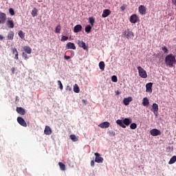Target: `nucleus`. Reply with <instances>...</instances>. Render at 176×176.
Wrapping results in <instances>:
<instances>
[{"label":"nucleus","instance_id":"f257e3e1","mask_svg":"<svg viewBox=\"0 0 176 176\" xmlns=\"http://www.w3.org/2000/svg\"><path fill=\"white\" fill-rule=\"evenodd\" d=\"M165 64L166 67H168L169 68H173V67H175V64H176L175 56H174V54H173L167 55L165 57Z\"/></svg>","mask_w":176,"mask_h":176},{"label":"nucleus","instance_id":"f03ea898","mask_svg":"<svg viewBox=\"0 0 176 176\" xmlns=\"http://www.w3.org/2000/svg\"><path fill=\"white\" fill-rule=\"evenodd\" d=\"M133 120L130 118H124L123 120H117L116 123L120 126V127H122V129H126V126H130V124L132 123Z\"/></svg>","mask_w":176,"mask_h":176},{"label":"nucleus","instance_id":"7ed1b4c3","mask_svg":"<svg viewBox=\"0 0 176 176\" xmlns=\"http://www.w3.org/2000/svg\"><path fill=\"white\" fill-rule=\"evenodd\" d=\"M138 70L139 72V76L140 78H143L144 79H146V78H148V74H146V71L141 66L138 67Z\"/></svg>","mask_w":176,"mask_h":176},{"label":"nucleus","instance_id":"20e7f679","mask_svg":"<svg viewBox=\"0 0 176 176\" xmlns=\"http://www.w3.org/2000/svg\"><path fill=\"white\" fill-rule=\"evenodd\" d=\"M123 35L126 39H131V38H134V33L130 30V29H126L123 32Z\"/></svg>","mask_w":176,"mask_h":176},{"label":"nucleus","instance_id":"39448f33","mask_svg":"<svg viewBox=\"0 0 176 176\" xmlns=\"http://www.w3.org/2000/svg\"><path fill=\"white\" fill-rule=\"evenodd\" d=\"M6 21V25L8 28H14V21L12 18L9 17L8 18Z\"/></svg>","mask_w":176,"mask_h":176},{"label":"nucleus","instance_id":"423d86ee","mask_svg":"<svg viewBox=\"0 0 176 176\" xmlns=\"http://www.w3.org/2000/svg\"><path fill=\"white\" fill-rule=\"evenodd\" d=\"M150 133L151 135H153V137H157V135H162V131L157 129H153L150 131Z\"/></svg>","mask_w":176,"mask_h":176},{"label":"nucleus","instance_id":"0eeeda50","mask_svg":"<svg viewBox=\"0 0 176 176\" xmlns=\"http://www.w3.org/2000/svg\"><path fill=\"white\" fill-rule=\"evenodd\" d=\"M96 158H95V162L96 163H103L104 162V158L101 157V154L98 153H94Z\"/></svg>","mask_w":176,"mask_h":176},{"label":"nucleus","instance_id":"6e6552de","mask_svg":"<svg viewBox=\"0 0 176 176\" xmlns=\"http://www.w3.org/2000/svg\"><path fill=\"white\" fill-rule=\"evenodd\" d=\"M8 19L5 12H0V24H5Z\"/></svg>","mask_w":176,"mask_h":176},{"label":"nucleus","instance_id":"1a4fd4ad","mask_svg":"<svg viewBox=\"0 0 176 176\" xmlns=\"http://www.w3.org/2000/svg\"><path fill=\"white\" fill-rule=\"evenodd\" d=\"M16 120L21 126H23V127H27V122H25V120H24V118L21 117H18Z\"/></svg>","mask_w":176,"mask_h":176},{"label":"nucleus","instance_id":"9d476101","mask_svg":"<svg viewBox=\"0 0 176 176\" xmlns=\"http://www.w3.org/2000/svg\"><path fill=\"white\" fill-rule=\"evenodd\" d=\"M130 23H131L132 24H135V23H137V21H138V16H137V14H132L130 16V19H129Z\"/></svg>","mask_w":176,"mask_h":176},{"label":"nucleus","instance_id":"9b49d317","mask_svg":"<svg viewBox=\"0 0 176 176\" xmlns=\"http://www.w3.org/2000/svg\"><path fill=\"white\" fill-rule=\"evenodd\" d=\"M140 14H146V8L144 6H140L138 8Z\"/></svg>","mask_w":176,"mask_h":176},{"label":"nucleus","instance_id":"f8f14e48","mask_svg":"<svg viewBox=\"0 0 176 176\" xmlns=\"http://www.w3.org/2000/svg\"><path fill=\"white\" fill-rule=\"evenodd\" d=\"M111 126V123L109 122H103L98 125L100 129H108Z\"/></svg>","mask_w":176,"mask_h":176},{"label":"nucleus","instance_id":"ddd939ff","mask_svg":"<svg viewBox=\"0 0 176 176\" xmlns=\"http://www.w3.org/2000/svg\"><path fill=\"white\" fill-rule=\"evenodd\" d=\"M152 112L156 115L159 111V105L156 103H153L151 109Z\"/></svg>","mask_w":176,"mask_h":176},{"label":"nucleus","instance_id":"4468645a","mask_svg":"<svg viewBox=\"0 0 176 176\" xmlns=\"http://www.w3.org/2000/svg\"><path fill=\"white\" fill-rule=\"evenodd\" d=\"M66 48L72 49L73 50H76V47L75 46V44L71 42L67 43Z\"/></svg>","mask_w":176,"mask_h":176},{"label":"nucleus","instance_id":"2eb2a0df","mask_svg":"<svg viewBox=\"0 0 176 176\" xmlns=\"http://www.w3.org/2000/svg\"><path fill=\"white\" fill-rule=\"evenodd\" d=\"M131 101H133L132 97L125 98L123 100V104H124L126 106H127L130 104V102H131Z\"/></svg>","mask_w":176,"mask_h":176},{"label":"nucleus","instance_id":"dca6fc26","mask_svg":"<svg viewBox=\"0 0 176 176\" xmlns=\"http://www.w3.org/2000/svg\"><path fill=\"white\" fill-rule=\"evenodd\" d=\"M109 14H111V10L105 9V10H103L102 17L105 19V17H108V16H109Z\"/></svg>","mask_w":176,"mask_h":176},{"label":"nucleus","instance_id":"f3484780","mask_svg":"<svg viewBox=\"0 0 176 176\" xmlns=\"http://www.w3.org/2000/svg\"><path fill=\"white\" fill-rule=\"evenodd\" d=\"M44 134L46 135H50V134H52V128H50L49 126H45Z\"/></svg>","mask_w":176,"mask_h":176},{"label":"nucleus","instance_id":"a211bd4d","mask_svg":"<svg viewBox=\"0 0 176 176\" xmlns=\"http://www.w3.org/2000/svg\"><path fill=\"white\" fill-rule=\"evenodd\" d=\"M78 45L79 47H82L84 50H87V47L86 46V43H85V42H83L82 41H78Z\"/></svg>","mask_w":176,"mask_h":176},{"label":"nucleus","instance_id":"6ab92c4d","mask_svg":"<svg viewBox=\"0 0 176 176\" xmlns=\"http://www.w3.org/2000/svg\"><path fill=\"white\" fill-rule=\"evenodd\" d=\"M152 82H148L146 85V91L147 93H152Z\"/></svg>","mask_w":176,"mask_h":176},{"label":"nucleus","instance_id":"aec40b11","mask_svg":"<svg viewBox=\"0 0 176 176\" xmlns=\"http://www.w3.org/2000/svg\"><path fill=\"white\" fill-rule=\"evenodd\" d=\"M16 112L19 113V115H25V109L23 107H16Z\"/></svg>","mask_w":176,"mask_h":176},{"label":"nucleus","instance_id":"412c9836","mask_svg":"<svg viewBox=\"0 0 176 176\" xmlns=\"http://www.w3.org/2000/svg\"><path fill=\"white\" fill-rule=\"evenodd\" d=\"M82 25H76L74 27V32H75L76 34L78 32H80V31H82Z\"/></svg>","mask_w":176,"mask_h":176},{"label":"nucleus","instance_id":"4be33fe9","mask_svg":"<svg viewBox=\"0 0 176 176\" xmlns=\"http://www.w3.org/2000/svg\"><path fill=\"white\" fill-rule=\"evenodd\" d=\"M8 41H13V38H14V32L12 31H10L7 36Z\"/></svg>","mask_w":176,"mask_h":176},{"label":"nucleus","instance_id":"5701e85b","mask_svg":"<svg viewBox=\"0 0 176 176\" xmlns=\"http://www.w3.org/2000/svg\"><path fill=\"white\" fill-rule=\"evenodd\" d=\"M142 105L143 107H148L149 105V99L148 98H144L142 100Z\"/></svg>","mask_w":176,"mask_h":176},{"label":"nucleus","instance_id":"b1692460","mask_svg":"<svg viewBox=\"0 0 176 176\" xmlns=\"http://www.w3.org/2000/svg\"><path fill=\"white\" fill-rule=\"evenodd\" d=\"M23 50L28 53V54H31V53L32 52V50L31 49V47H28V46H25L23 47Z\"/></svg>","mask_w":176,"mask_h":176},{"label":"nucleus","instance_id":"393cba45","mask_svg":"<svg viewBox=\"0 0 176 176\" xmlns=\"http://www.w3.org/2000/svg\"><path fill=\"white\" fill-rule=\"evenodd\" d=\"M14 53H16L15 56H14V59L19 60V52L17 51V49H16V48L12 49V54H14Z\"/></svg>","mask_w":176,"mask_h":176},{"label":"nucleus","instance_id":"a878e982","mask_svg":"<svg viewBox=\"0 0 176 176\" xmlns=\"http://www.w3.org/2000/svg\"><path fill=\"white\" fill-rule=\"evenodd\" d=\"M69 138L72 140V141H73V142H77V141L79 140L78 137H76L75 135H70Z\"/></svg>","mask_w":176,"mask_h":176},{"label":"nucleus","instance_id":"bb28decb","mask_svg":"<svg viewBox=\"0 0 176 176\" xmlns=\"http://www.w3.org/2000/svg\"><path fill=\"white\" fill-rule=\"evenodd\" d=\"M99 68L101 71H104V69H105V63H104V61L99 63Z\"/></svg>","mask_w":176,"mask_h":176},{"label":"nucleus","instance_id":"cd10ccee","mask_svg":"<svg viewBox=\"0 0 176 176\" xmlns=\"http://www.w3.org/2000/svg\"><path fill=\"white\" fill-rule=\"evenodd\" d=\"M74 93H80V89H79V86H78L77 84L74 85Z\"/></svg>","mask_w":176,"mask_h":176},{"label":"nucleus","instance_id":"c85d7f7f","mask_svg":"<svg viewBox=\"0 0 176 176\" xmlns=\"http://www.w3.org/2000/svg\"><path fill=\"white\" fill-rule=\"evenodd\" d=\"M176 162V155L173 156L170 161L168 162V164H174Z\"/></svg>","mask_w":176,"mask_h":176},{"label":"nucleus","instance_id":"c756f323","mask_svg":"<svg viewBox=\"0 0 176 176\" xmlns=\"http://www.w3.org/2000/svg\"><path fill=\"white\" fill-rule=\"evenodd\" d=\"M55 32L56 34H60V32H61V26L60 25H58L56 27Z\"/></svg>","mask_w":176,"mask_h":176},{"label":"nucleus","instance_id":"7c9ffc66","mask_svg":"<svg viewBox=\"0 0 176 176\" xmlns=\"http://www.w3.org/2000/svg\"><path fill=\"white\" fill-rule=\"evenodd\" d=\"M89 22L91 24V27H94V23H95V20L94 18L93 17H89Z\"/></svg>","mask_w":176,"mask_h":176},{"label":"nucleus","instance_id":"2f4dec72","mask_svg":"<svg viewBox=\"0 0 176 176\" xmlns=\"http://www.w3.org/2000/svg\"><path fill=\"white\" fill-rule=\"evenodd\" d=\"M58 166H59L60 170H62L63 171H65V164H64L63 162H59L58 163Z\"/></svg>","mask_w":176,"mask_h":176},{"label":"nucleus","instance_id":"473e14b6","mask_svg":"<svg viewBox=\"0 0 176 176\" xmlns=\"http://www.w3.org/2000/svg\"><path fill=\"white\" fill-rule=\"evenodd\" d=\"M18 34L21 39H24L25 34L22 30H20Z\"/></svg>","mask_w":176,"mask_h":176},{"label":"nucleus","instance_id":"72a5a7b5","mask_svg":"<svg viewBox=\"0 0 176 176\" xmlns=\"http://www.w3.org/2000/svg\"><path fill=\"white\" fill-rule=\"evenodd\" d=\"M37 14H38V10H36V8H34V10H32V16L33 17H35V16H37Z\"/></svg>","mask_w":176,"mask_h":176},{"label":"nucleus","instance_id":"f704fd0d","mask_svg":"<svg viewBox=\"0 0 176 176\" xmlns=\"http://www.w3.org/2000/svg\"><path fill=\"white\" fill-rule=\"evenodd\" d=\"M91 31V27L90 25H87L85 27V32H87V34H89V32H90Z\"/></svg>","mask_w":176,"mask_h":176},{"label":"nucleus","instance_id":"c9c22d12","mask_svg":"<svg viewBox=\"0 0 176 176\" xmlns=\"http://www.w3.org/2000/svg\"><path fill=\"white\" fill-rule=\"evenodd\" d=\"M130 129H131V130H135V129H137V124L134 122L131 124Z\"/></svg>","mask_w":176,"mask_h":176},{"label":"nucleus","instance_id":"e433bc0d","mask_svg":"<svg viewBox=\"0 0 176 176\" xmlns=\"http://www.w3.org/2000/svg\"><path fill=\"white\" fill-rule=\"evenodd\" d=\"M60 41H61V42H65V41H68V36H62Z\"/></svg>","mask_w":176,"mask_h":176},{"label":"nucleus","instance_id":"4c0bfd02","mask_svg":"<svg viewBox=\"0 0 176 176\" xmlns=\"http://www.w3.org/2000/svg\"><path fill=\"white\" fill-rule=\"evenodd\" d=\"M162 50L164 52V53L166 54L168 53V50L167 49V47L164 46L162 47Z\"/></svg>","mask_w":176,"mask_h":176},{"label":"nucleus","instance_id":"58836bf2","mask_svg":"<svg viewBox=\"0 0 176 176\" xmlns=\"http://www.w3.org/2000/svg\"><path fill=\"white\" fill-rule=\"evenodd\" d=\"M126 8H127V6H126V4H123L120 7L121 12H124V10H126Z\"/></svg>","mask_w":176,"mask_h":176},{"label":"nucleus","instance_id":"ea45409f","mask_svg":"<svg viewBox=\"0 0 176 176\" xmlns=\"http://www.w3.org/2000/svg\"><path fill=\"white\" fill-rule=\"evenodd\" d=\"M9 13H10V16H14V10H13V8H10Z\"/></svg>","mask_w":176,"mask_h":176},{"label":"nucleus","instance_id":"a19ab883","mask_svg":"<svg viewBox=\"0 0 176 176\" xmlns=\"http://www.w3.org/2000/svg\"><path fill=\"white\" fill-rule=\"evenodd\" d=\"M22 57L24 58V60H28V55H27L25 52L22 53Z\"/></svg>","mask_w":176,"mask_h":176},{"label":"nucleus","instance_id":"79ce46f5","mask_svg":"<svg viewBox=\"0 0 176 176\" xmlns=\"http://www.w3.org/2000/svg\"><path fill=\"white\" fill-rule=\"evenodd\" d=\"M111 80H112V82H118V77L116 76H113L111 77Z\"/></svg>","mask_w":176,"mask_h":176},{"label":"nucleus","instance_id":"37998d69","mask_svg":"<svg viewBox=\"0 0 176 176\" xmlns=\"http://www.w3.org/2000/svg\"><path fill=\"white\" fill-rule=\"evenodd\" d=\"M58 86H59V89H60V90H63V83L61 82L60 80H58Z\"/></svg>","mask_w":176,"mask_h":176},{"label":"nucleus","instance_id":"c03bdc74","mask_svg":"<svg viewBox=\"0 0 176 176\" xmlns=\"http://www.w3.org/2000/svg\"><path fill=\"white\" fill-rule=\"evenodd\" d=\"M66 90L67 91H72V88L71 87V86L67 85L66 87Z\"/></svg>","mask_w":176,"mask_h":176},{"label":"nucleus","instance_id":"a18cd8bd","mask_svg":"<svg viewBox=\"0 0 176 176\" xmlns=\"http://www.w3.org/2000/svg\"><path fill=\"white\" fill-rule=\"evenodd\" d=\"M95 164H96V162H94V160H91V167H94Z\"/></svg>","mask_w":176,"mask_h":176},{"label":"nucleus","instance_id":"49530a36","mask_svg":"<svg viewBox=\"0 0 176 176\" xmlns=\"http://www.w3.org/2000/svg\"><path fill=\"white\" fill-rule=\"evenodd\" d=\"M64 58L65 60H69L71 58V56L65 55Z\"/></svg>","mask_w":176,"mask_h":176},{"label":"nucleus","instance_id":"de8ad7c7","mask_svg":"<svg viewBox=\"0 0 176 176\" xmlns=\"http://www.w3.org/2000/svg\"><path fill=\"white\" fill-rule=\"evenodd\" d=\"M14 71H16V68L12 67V68H11V72H12V74H14Z\"/></svg>","mask_w":176,"mask_h":176},{"label":"nucleus","instance_id":"09e8293b","mask_svg":"<svg viewBox=\"0 0 176 176\" xmlns=\"http://www.w3.org/2000/svg\"><path fill=\"white\" fill-rule=\"evenodd\" d=\"M110 135H113V137H115V135H116L115 131H111V132L110 133Z\"/></svg>","mask_w":176,"mask_h":176},{"label":"nucleus","instance_id":"8fccbe9b","mask_svg":"<svg viewBox=\"0 0 176 176\" xmlns=\"http://www.w3.org/2000/svg\"><path fill=\"white\" fill-rule=\"evenodd\" d=\"M173 5H176V0H172Z\"/></svg>","mask_w":176,"mask_h":176},{"label":"nucleus","instance_id":"3c124183","mask_svg":"<svg viewBox=\"0 0 176 176\" xmlns=\"http://www.w3.org/2000/svg\"><path fill=\"white\" fill-rule=\"evenodd\" d=\"M0 41H3V36L0 34Z\"/></svg>","mask_w":176,"mask_h":176},{"label":"nucleus","instance_id":"603ef678","mask_svg":"<svg viewBox=\"0 0 176 176\" xmlns=\"http://www.w3.org/2000/svg\"><path fill=\"white\" fill-rule=\"evenodd\" d=\"M82 101L85 102V100H82Z\"/></svg>","mask_w":176,"mask_h":176},{"label":"nucleus","instance_id":"864d4df0","mask_svg":"<svg viewBox=\"0 0 176 176\" xmlns=\"http://www.w3.org/2000/svg\"><path fill=\"white\" fill-rule=\"evenodd\" d=\"M14 54H16V52H14Z\"/></svg>","mask_w":176,"mask_h":176}]
</instances>
